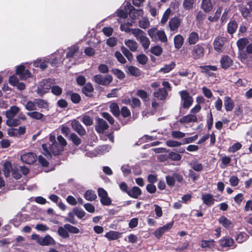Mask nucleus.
<instances>
[{
  "label": "nucleus",
  "mask_w": 252,
  "mask_h": 252,
  "mask_svg": "<svg viewBox=\"0 0 252 252\" xmlns=\"http://www.w3.org/2000/svg\"><path fill=\"white\" fill-rule=\"evenodd\" d=\"M20 109L19 107L13 105L5 112L7 118L6 124L9 126H16L21 124V120L25 121L27 118L23 113H20Z\"/></svg>",
  "instance_id": "1"
},
{
  "label": "nucleus",
  "mask_w": 252,
  "mask_h": 252,
  "mask_svg": "<svg viewBox=\"0 0 252 252\" xmlns=\"http://www.w3.org/2000/svg\"><path fill=\"white\" fill-rule=\"evenodd\" d=\"M49 140L51 143L49 147V150L48 149L46 144L42 145V153L47 158H51V153L54 155H59L63 151V148L60 147V146L56 141L55 135H50Z\"/></svg>",
  "instance_id": "2"
},
{
  "label": "nucleus",
  "mask_w": 252,
  "mask_h": 252,
  "mask_svg": "<svg viewBox=\"0 0 252 252\" xmlns=\"http://www.w3.org/2000/svg\"><path fill=\"white\" fill-rule=\"evenodd\" d=\"M131 33L141 44L143 48L146 50L149 48L150 41L146 36V33L142 30L139 29L131 30Z\"/></svg>",
  "instance_id": "3"
},
{
  "label": "nucleus",
  "mask_w": 252,
  "mask_h": 252,
  "mask_svg": "<svg viewBox=\"0 0 252 252\" xmlns=\"http://www.w3.org/2000/svg\"><path fill=\"white\" fill-rule=\"evenodd\" d=\"M148 34L154 41L159 40L166 42L167 41V36L163 31H158L157 28H152L149 30Z\"/></svg>",
  "instance_id": "4"
},
{
  "label": "nucleus",
  "mask_w": 252,
  "mask_h": 252,
  "mask_svg": "<svg viewBox=\"0 0 252 252\" xmlns=\"http://www.w3.org/2000/svg\"><path fill=\"white\" fill-rule=\"evenodd\" d=\"M182 105L184 108L188 109L193 101V98L187 91H182L179 92Z\"/></svg>",
  "instance_id": "5"
},
{
  "label": "nucleus",
  "mask_w": 252,
  "mask_h": 252,
  "mask_svg": "<svg viewBox=\"0 0 252 252\" xmlns=\"http://www.w3.org/2000/svg\"><path fill=\"white\" fill-rule=\"evenodd\" d=\"M113 78L111 75L103 76L97 74L94 76L93 81L96 83L103 86H108L112 82Z\"/></svg>",
  "instance_id": "6"
},
{
  "label": "nucleus",
  "mask_w": 252,
  "mask_h": 252,
  "mask_svg": "<svg viewBox=\"0 0 252 252\" xmlns=\"http://www.w3.org/2000/svg\"><path fill=\"white\" fill-rule=\"evenodd\" d=\"M52 84V80L51 79L42 80L37 88V93L39 95H42L46 93L49 90L51 89Z\"/></svg>",
  "instance_id": "7"
},
{
  "label": "nucleus",
  "mask_w": 252,
  "mask_h": 252,
  "mask_svg": "<svg viewBox=\"0 0 252 252\" xmlns=\"http://www.w3.org/2000/svg\"><path fill=\"white\" fill-rule=\"evenodd\" d=\"M204 48L201 44H197L193 47L191 56L195 60L202 58L204 54Z\"/></svg>",
  "instance_id": "8"
},
{
  "label": "nucleus",
  "mask_w": 252,
  "mask_h": 252,
  "mask_svg": "<svg viewBox=\"0 0 252 252\" xmlns=\"http://www.w3.org/2000/svg\"><path fill=\"white\" fill-rule=\"evenodd\" d=\"M125 10H128V13L130 17L132 19L137 18L140 14L142 10H137L135 9L130 3L129 2H125Z\"/></svg>",
  "instance_id": "9"
},
{
  "label": "nucleus",
  "mask_w": 252,
  "mask_h": 252,
  "mask_svg": "<svg viewBox=\"0 0 252 252\" xmlns=\"http://www.w3.org/2000/svg\"><path fill=\"white\" fill-rule=\"evenodd\" d=\"M225 42L226 38L225 37H217L213 43L214 49L219 53L222 52L224 49L223 46Z\"/></svg>",
  "instance_id": "10"
},
{
  "label": "nucleus",
  "mask_w": 252,
  "mask_h": 252,
  "mask_svg": "<svg viewBox=\"0 0 252 252\" xmlns=\"http://www.w3.org/2000/svg\"><path fill=\"white\" fill-rule=\"evenodd\" d=\"M71 125L73 129L80 136H84L86 134V132L85 128L79 121L76 120H73L71 121Z\"/></svg>",
  "instance_id": "11"
},
{
  "label": "nucleus",
  "mask_w": 252,
  "mask_h": 252,
  "mask_svg": "<svg viewBox=\"0 0 252 252\" xmlns=\"http://www.w3.org/2000/svg\"><path fill=\"white\" fill-rule=\"evenodd\" d=\"M16 73L19 76L21 80H26L31 76V73L28 70H26L23 65H20L17 67Z\"/></svg>",
  "instance_id": "12"
},
{
  "label": "nucleus",
  "mask_w": 252,
  "mask_h": 252,
  "mask_svg": "<svg viewBox=\"0 0 252 252\" xmlns=\"http://www.w3.org/2000/svg\"><path fill=\"white\" fill-rule=\"evenodd\" d=\"M173 224V222H170L158 228L154 232L155 236L158 239L160 238L165 232L172 227Z\"/></svg>",
  "instance_id": "13"
},
{
  "label": "nucleus",
  "mask_w": 252,
  "mask_h": 252,
  "mask_svg": "<svg viewBox=\"0 0 252 252\" xmlns=\"http://www.w3.org/2000/svg\"><path fill=\"white\" fill-rule=\"evenodd\" d=\"M108 128V125L103 119L98 118L95 126L96 131L99 133H103L104 130Z\"/></svg>",
  "instance_id": "14"
},
{
  "label": "nucleus",
  "mask_w": 252,
  "mask_h": 252,
  "mask_svg": "<svg viewBox=\"0 0 252 252\" xmlns=\"http://www.w3.org/2000/svg\"><path fill=\"white\" fill-rule=\"evenodd\" d=\"M36 156L33 153H27L22 155L21 159L23 162L27 164H32L36 160Z\"/></svg>",
  "instance_id": "15"
},
{
  "label": "nucleus",
  "mask_w": 252,
  "mask_h": 252,
  "mask_svg": "<svg viewBox=\"0 0 252 252\" xmlns=\"http://www.w3.org/2000/svg\"><path fill=\"white\" fill-rule=\"evenodd\" d=\"M201 198L203 203L208 206L212 205L215 201V199L213 198V195L210 193L203 194Z\"/></svg>",
  "instance_id": "16"
},
{
  "label": "nucleus",
  "mask_w": 252,
  "mask_h": 252,
  "mask_svg": "<svg viewBox=\"0 0 252 252\" xmlns=\"http://www.w3.org/2000/svg\"><path fill=\"white\" fill-rule=\"evenodd\" d=\"M124 42L125 44L131 52H135L137 50L138 44L135 40L132 39H125Z\"/></svg>",
  "instance_id": "17"
},
{
  "label": "nucleus",
  "mask_w": 252,
  "mask_h": 252,
  "mask_svg": "<svg viewBox=\"0 0 252 252\" xmlns=\"http://www.w3.org/2000/svg\"><path fill=\"white\" fill-rule=\"evenodd\" d=\"M181 24V20L177 17L172 18L169 22V26L171 31H177Z\"/></svg>",
  "instance_id": "18"
},
{
  "label": "nucleus",
  "mask_w": 252,
  "mask_h": 252,
  "mask_svg": "<svg viewBox=\"0 0 252 252\" xmlns=\"http://www.w3.org/2000/svg\"><path fill=\"white\" fill-rule=\"evenodd\" d=\"M224 105L226 111H231L234 107V103L233 100L228 96L224 97Z\"/></svg>",
  "instance_id": "19"
},
{
  "label": "nucleus",
  "mask_w": 252,
  "mask_h": 252,
  "mask_svg": "<svg viewBox=\"0 0 252 252\" xmlns=\"http://www.w3.org/2000/svg\"><path fill=\"white\" fill-rule=\"evenodd\" d=\"M197 119L196 116L193 114H189L183 116L179 120V122L182 123H189L190 122H196Z\"/></svg>",
  "instance_id": "20"
},
{
  "label": "nucleus",
  "mask_w": 252,
  "mask_h": 252,
  "mask_svg": "<svg viewBox=\"0 0 252 252\" xmlns=\"http://www.w3.org/2000/svg\"><path fill=\"white\" fill-rule=\"evenodd\" d=\"M154 95L155 97H157L158 99L163 100L166 98L168 93L165 89L160 88L155 92Z\"/></svg>",
  "instance_id": "21"
},
{
  "label": "nucleus",
  "mask_w": 252,
  "mask_h": 252,
  "mask_svg": "<svg viewBox=\"0 0 252 252\" xmlns=\"http://www.w3.org/2000/svg\"><path fill=\"white\" fill-rule=\"evenodd\" d=\"M232 63L233 61L228 56H224L220 60L221 66L224 69L228 68Z\"/></svg>",
  "instance_id": "22"
},
{
  "label": "nucleus",
  "mask_w": 252,
  "mask_h": 252,
  "mask_svg": "<svg viewBox=\"0 0 252 252\" xmlns=\"http://www.w3.org/2000/svg\"><path fill=\"white\" fill-rule=\"evenodd\" d=\"M141 190L137 187H133L131 189L127 191V194L134 198H137L141 195Z\"/></svg>",
  "instance_id": "23"
},
{
  "label": "nucleus",
  "mask_w": 252,
  "mask_h": 252,
  "mask_svg": "<svg viewBox=\"0 0 252 252\" xmlns=\"http://www.w3.org/2000/svg\"><path fill=\"white\" fill-rule=\"evenodd\" d=\"M49 62L48 58H46V59H38L34 62V65L35 67L44 69L47 67V64Z\"/></svg>",
  "instance_id": "24"
},
{
  "label": "nucleus",
  "mask_w": 252,
  "mask_h": 252,
  "mask_svg": "<svg viewBox=\"0 0 252 252\" xmlns=\"http://www.w3.org/2000/svg\"><path fill=\"white\" fill-rule=\"evenodd\" d=\"M55 245V241L53 238L50 235H48L44 237L41 238V242L40 245L42 246H49Z\"/></svg>",
  "instance_id": "25"
},
{
  "label": "nucleus",
  "mask_w": 252,
  "mask_h": 252,
  "mask_svg": "<svg viewBox=\"0 0 252 252\" xmlns=\"http://www.w3.org/2000/svg\"><path fill=\"white\" fill-rule=\"evenodd\" d=\"M127 72L135 77H139L141 75V70L133 66H129L127 67Z\"/></svg>",
  "instance_id": "26"
},
{
  "label": "nucleus",
  "mask_w": 252,
  "mask_h": 252,
  "mask_svg": "<svg viewBox=\"0 0 252 252\" xmlns=\"http://www.w3.org/2000/svg\"><path fill=\"white\" fill-rule=\"evenodd\" d=\"M184 38L181 35L178 34L176 35L174 38L175 47L178 49H180L184 43Z\"/></svg>",
  "instance_id": "27"
},
{
  "label": "nucleus",
  "mask_w": 252,
  "mask_h": 252,
  "mask_svg": "<svg viewBox=\"0 0 252 252\" xmlns=\"http://www.w3.org/2000/svg\"><path fill=\"white\" fill-rule=\"evenodd\" d=\"M249 39L247 38H242L237 41V45L239 50L243 51L249 44Z\"/></svg>",
  "instance_id": "28"
},
{
  "label": "nucleus",
  "mask_w": 252,
  "mask_h": 252,
  "mask_svg": "<svg viewBox=\"0 0 252 252\" xmlns=\"http://www.w3.org/2000/svg\"><path fill=\"white\" fill-rule=\"evenodd\" d=\"M212 4L210 0H202L201 8L206 12L210 11L212 9Z\"/></svg>",
  "instance_id": "29"
},
{
  "label": "nucleus",
  "mask_w": 252,
  "mask_h": 252,
  "mask_svg": "<svg viewBox=\"0 0 252 252\" xmlns=\"http://www.w3.org/2000/svg\"><path fill=\"white\" fill-rule=\"evenodd\" d=\"M220 244L223 247H231L234 244V240L231 238H224L220 240Z\"/></svg>",
  "instance_id": "30"
},
{
  "label": "nucleus",
  "mask_w": 252,
  "mask_h": 252,
  "mask_svg": "<svg viewBox=\"0 0 252 252\" xmlns=\"http://www.w3.org/2000/svg\"><path fill=\"white\" fill-rule=\"evenodd\" d=\"M199 40V35L196 32H191L188 37V40L189 44H195Z\"/></svg>",
  "instance_id": "31"
},
{
  "label": "nucleus",
  "mask_w": 252,
  "mask_h": 252,
  "mask_svg": "<svg viewBox=\"0 0 252 252\" xmlns=\"http://www.w3.org/2000/svg\"><path fill=\"white\" fill-rule=\"evenodd\" d=\"M84 198L88 201H93L96 198V195L94 192L92 190H88L86 191L84 195Z\"/></svg>",
  "instance_id": "32"
},
{
  "label": "nucleus",
  "mask_w": 252,
  "mask_h": 252,
  "mask_svg": "<svg viewBox=\"0 0 252 252\" xmlns=\"http://www.w3.org/2000/svg\"><path fill=\"white\" fill-rule=\"evenodd\" d=\"M82 92L86 95L90 96L94 91V88L91 83H87L82 88Z\"/></svg>",
  "instance_id": "33"
},
{
  "label": "nucleus",
  "mask_w": 252,
  "mask_h": 252,
  "mask_svg": "<svg viewBox=\"0 0 252 252\" xmlns=\"http://www.w3.org/2000/svg\"><path fill=\"white\" fill-rule=\"evenodd\" d=\"M219 221L220 223L225 228H228L232 226L231 221L225 217H221L219 219Z\"/></svg>",
  "instance_id": "34"
},
{
  "label": "nucleus",
  "mask_w": 252,
  "mask_h": 252,
  "mask_svg": "<svg viewBox=\"0 0 252 252\" xmlns=\"http://www.w3.org/2000/svg\"><path fill=\"white\" fill-rule=\"evenodd\" d=\"M175 62H172L168 64H165L163 67L160 69L159 71L164 73H168L175 67Z\"/></svg>",
  "instance_id": "35"
},
{
  "label": "nucleus",
  "mask_w": 252,
  "mask_h": 252,
  "mask_svg": "<svg viewBox=\"0 0 252 252\" xmlns=\"http://www.w3.org/2000/svg\"><path fill=\"white\" fill-rule=\"evenodd\" d=\"M110 109L111 113L116 117L120 115V109L118 105L116 103H112L110 104Z\"/></svg>",
  "instance_id": "36"
},
{
  "label": "nucleus",
  "mask_w": 252,
  "mask_h": 252,
  "mask_svg": "<svg viewBox=\"0 0 252 252\" xmlns=\"http://www.w3.org/2000/svg\"><path fill=\"white\" fill-rule=\"evenodd\" d=\"M119 235L120 234L119 232L114 231H110L109 232H107L105 234L104 236L109 240H113L118 239Z\"/></svg>",
  "instance_id": "37"
},
{
  "label": "nucleus",
  "mask_w": 252,
  "mask_h": 252,
  "mask_svg": "<svg viewBox=\"0 0 252 252\" xmlns=\"http://www.w3.org/2000/svg\"><path fill=\"white\" fill-rule=\"evenodd\" d=\"M121 50L123 54L125 56V57L127 59L128 61H130L133 59V55L129 49H128L126 47L122 46L121 47Z\"/></svg>",
  "instance_id": "38"
},
{
  "label": "nucleus",
  "mask_w": 252,
  "mask_h": 252,
  "mask_svg": "<svg viewBox=\"0 0 252 252\" xmlns=\"http://www.w3.org/2000/svg\"><path fill=\"white\" fill-rule=\"evenodd\" d=\"M35 103L39 108L47 109L48 107V102L43 99H35Z\"/></svg>",
  "instance_id": "39"
},
{
  "label": "nucleus",
  "mask_w": 252,
  "mask_h": 252,
  "mask_svg": "<svg viewBox=\"0 0 252 252\" xmlns=\"http://www.w3.org/2000/svg\"><path fill=\"white\" fill-rule=\"evenodd\" d=\"M25 107L28 111H34L36 110V104L35 103V99L33 101H28L25 104Z\"/></svg>",
  "instance_id": "40"
},
{
  "label": "nucleus",
  "mask_w": 252,
  "mask_h": 252,
  "mask_svg": "<svg viewBox=\"0 0 252 252\" xmlns=\"http://www.w3.org/2000/svg\"><path fill=\"white\" fill-rule=\"evenodd\" d=\"M27 115L30 117L31 118L35 119V120H41L43 115L41 113H39L37 111H33V112H29L27 113Z\"/></svg>",
  "instance_id": "41"
},
{
  "label": "nucleus",
  "mask_w": 252,
  "mask_h": 252,
  "mask_svg": "<svg viewBox=\"0 0 252 252\" xmlns=\"http://www.w3.org/2000/svg\"><path fill=\"white\" fill-rule=\"evenodd\" d=\"M67 94L70 95L71 101L74 103H79L81 100L80 95L77 93H74L70 92H68L67 93Z\"/></svg>",
  "instance_id": "42"
},
{
  "label": "nucleus",
  "mask_w": 252,
  "mask_h": 252,
  "mask_svg": "<svg viewBox=\"0 0 252 252\" xmlns=\"http://www.w3.org/2000/svg\"><path fill=\"white\" fill-rule=\"evenodd\" d=\"M237 28V24L234 21H232L230 22L227 26L228 32L230 34H233L235 32Z\"/></svg>",
  "instance_id": "43"
},
{
  "label": "nucleus",
  "mask_w": 252,
  "mask_h": 252,
  "mask_svg": "<svg viewBox=\"0 0 252 252\" xmlns=\"http://www.w3.org/2000/svg\"><path fill=\"white\" fill-rule=\"evenodd\" d=\"M81 120L87 126H91L93 124V119L87 115H83Z\"/></svg>",
  "instance_id": "44"
},
{
  "label": "nucleus",
  "mask_w": 252,
  "mask_h": 252,
  "mask_svg": "<svg viewBox=\"0 0 252 252\" xmlns=\"http://www.w3.org/2000/svg\"><path fill=\"white\" fill-rule=\"evenodd\" d=\"M195 0H184L183 6L186 10H189L193 8Z\"/></svg>",
  "instance_id": "45"
},
{
  "label": "nucleus",
  "mask_w": 252,
  "mask_h": 252,
  "mask_svg": "<svg viewBox=\"0 0 252 252\" xmlns=\"http://www.w3.org/2000/svg\"><path fill=\"white\" fill-rule=\"evenodd\" d=\"M11 169V164L9 161H6L3 167V171L5 177L9 176Z\"/></svg>",
  "instance_id": "46"
},
{
  "label": "nucleus",
  "mask_w": 252,
  "mask_h": 252,
  "mask_svg": "<svg viewBox=\"0 0 252 252\" xmlns=\"http://www.w3.org/2000/svg\"><path fill=\"white\" fill-rule=\"evenodd\" d=\"M214 241L212 239L209 240H202L201 241V247L203 248H211L214 246Z\"/></svg>",
  "instance_id": "47"
},
{
  "label": "nucleus",
  "mask_w": 252,
  "mask_h": 252,
  "mask_svg": "<svg viewBox=\"0 0 252 252\" xmlns=\"http://www.w3.org/2000/svg\"><path fill=\"white\" fill-rule=\"evenodd\" d=\"M64 227L69 232L73 234H77L79 232V229L75 226H73L69 224H65Z\"/></svg>",
  "instance_id": "48"
},
{
  "label": "nucleus",
  "mask_w": 252,
  "mask_h": 252,
  "mask_svg": "<svg viewBox=\"0 0 252 252\" xmlns=\"http://www.w3.org/2000/svg\"><path fill=\"white\" fill-rule=\"evenodd\" d=\"M136 95L142 99L143 101H146L149 100L147 92L143 90H138L136 92Z\"/></svg>",
  "instance_id": "49"
},
{
  "label": "nucleus",
  "mask_w": 252,
  "mask_h": 252,
  "mask_svg": "<svg viewBox=\"0 0 252 252\" xmlns=\"http://www.w3.org/2000/svg\"><path fill=\"white\" fill-rule=\"evenodd\" d=\"M70 139L75 146H78L81 143V139L74 133L70 134Z\"/></svg>",
  "instance_id": "50"
},
{
  "label": "nucleus",
  "mask_w": 252,
  "mask_h": 252,
  "mask_svg": "<svg viewBox=\"0 0 252 252\" xmlns=\"http://www.w3.org/2000/svg\"><path fill=\"white\" fill-rule=\"evenodd\" d=\"M151 52L154 55L159 56L162 53V49L159 46H155L151 48Z\"/></svg>",
  "instance_id": "51"
},
{
  "label": "nucleus",
  "mask_w": 252,
  "mask_h": 252,
  "mask_svg": "<svg viewBox=\"0 0 252 252\" xmlns=\"http://www.w3.org/2000/svg\"><path fill=\"white\" fill-rule=\"evenodd\" d=\"M150 26L149 20L145 18H142L139 21V26L142 29H145L148 28Z\"/></svg>",
  "instance_id": "52"
},
{
  "label": "nucleus",
  "mask_w": 252,
  "mask_h": 252,
  "mask_svg": "<svg viewBox=\"0 0 252 252\" xmlns=\"http://www.w3.org/2000/svg\"><path fill=\"white\" fill-rule=\"evenodd\" d=\"M191 168L196 171H201L203 169V165L197 161H193L190 163Z\"/></svg>",
  "instance_id": "53"
},
{
  "label": "nucleus",
  "mask_w": 252,
  "mask_h": 252,
  "mask_svg": "<svg viewBox=\"0 0 252 252\" xmlns=\"http://www.w3.org/2000/svg\"><path fill=\"white\" fill-rule=\"evenodd\" d=\"M168 158L169 159H170L172 160L179 161L181 159L182 157L178 153L174 152H171L168 153Z\"/></svg>",
  "instance_id": "54"
},
{
  "label": "nucleus",
  "mask_w": 252,
  "mask_h": 252,
  "mask_svg": "<svg viewBox=\"0 0 252 252\" xmlns=\"http://www.w3.org/2000/svg\"><path fill=\"white\" fill-rule=\"evenodd\" d=\"M171 136L174 138L180 139L186 136V133L180 131L174 130L171 132Z\"/></svg>",
  "instance_id": "55"
},
{
  "label": "nucleus",
  "mask_w": 252,
  "mask_h": 252,
  "mask_svg": "<svg viewBox=\"0 0 252 252\" xmlns=\"http://www.w3.org/2000/svg\"><path fill=\"white\" fill-rule=\"evenodd\" d=\"M136 59L137 62L141 64H145L148 61L147 57L143 54L138 55Z\"/></svg>",
  "instance_id": "56"
},
{
  "label": "nucleus",
  "mask_w": 252,
  "mask_h": 252,
  "mask_svg": "<svg viewBox=\"0 0 252 252\" xmlns=\"http://www.w3.org/2000/svg\"><path fill=\"white\" fill-rule=\"evenodd\" d=\"M67 230L64 227H59L58 230V234L60 236H62L63 238H66L69 237L68 233Z\"/></svg>",
  "instance_id": "57"
},
{
  "label": "nucleus",
  "mask_w": 252,
  "mask_h": 252,
  "mask_svg": "<svg viewBox=\"0 0 252 252\" xmlns=\"http://www.w3.org/2000/svg\"><path fill=\"white\" fill-rule=\"evenodd\" d=\"M78 47L77 46H73L69 49V51L67 53L66 57L67 58L72 57L76 53L78 52Z\"/></svg>",
  "instance_id": "58"
},
{
  "label": "nucleus",
  "mask_w": 252,
  "mask_h": 252,
  "mask_svg": "<svg viewBox=\"0 0 252 252\" xmlns=\"http://www.w3.org/2000/svg\"><path fill=\"white\" fill-rule=\"evenodd\" d=\"M231 161V158L229 157L224 156L221 158V164L220 165V167L224 169L226 166Z\"/></svg>",
  "instance_id": "59"
},
{
  "label": "nucleus",
  "mask_w": 252,
  "mask_h": 252,
  "mask_svg": "<svg viewBox=\"0 0 252 252\" xmlns=\"http://www.w3.org/2000/svg\"><path fill=\"white\" fill-rule=\"evenodd\" d=\"M166 144L169 147H176L181 146L182 143L173 140H168L166 141Z\"/></svg>",
  "instance_id": "60"
},
{
  "label": "nucleus",
  "mask_w": 252,
  "mask_h": 252,
  "mask_svg": "<svg viewBox=\"0 0 252 252\" xmlns=\"http://www.w3.org/2000/svg\"><path fill=\"white\" fill-rule=\"evenodd\" d=\"M65 221L73 224L77 223V221L74 219V213L73 212H70L68 214V216L65 219Z\"/></svg>",
  "instance_id": "61"
},
{
  "label": "nucleus",
  "mask_w": 252,
  "mask_h": 252,
  "mask_svg": "<svg viewBox=\"0 0 252 252\" xmlns=\"http://www.w3.org/2000/svg\"><path fill=\"white\" fill-rule=\"evenodd\" d=\"M171 12V10L169 8L167 9L164 12L162 18L161 20V23L162 24H164L167 22L170 15Z\"/></svg>",
  "instance_id": "62"
},
{
  "label": "nucleus",
  "mask_w": 252,
  "mask_h": 252,
  "mask_svg": "<svg viewBox=\"0 0 252 252\" xmlns=\"http://www.w3.org/2000/svg\"><path fill=\"white\" fill-rule=\"evenodd\" d=\"M101 116L104 119L107 120L111 125H113L114 124L115 121L114 119L108 113L103 112L101 113Z\"/></svg>",
  "instance_id": "63"
},
{
  "label": "nucleus",
  "mask_w": 252,
  "mask_h": 252,
  "mask_svg": "<svg viewBox=\"0 0 252 252\" xmlns=\"http://www.w3.org/2000/svg\"><path fill=\"white\" fill-rule=\"evenodd\" d=\"M57 140L58 143L60 146V147L63 148L64 149V148L67 145V142L66 140L61 135H59L57 137Z\"/></svg>",
  "instance_id": "64"
}]
</instances>
